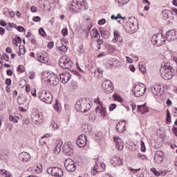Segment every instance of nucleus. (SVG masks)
<instances>
[{"label":"nucleus","instance_id":"obj_61","mask_svg":"<svg viewBox=\"0 0 177 177\" xmlns=\"http://www.w3.org/2000/svg\"><path fill=\"white\" fill-rule=\"evenodd\" d=\"M12 74H13V71H12V69L7 70V75H12Z\"/></svg>","mask_w":177,"mask_h":177},{"label":"nucleus","instance_id":"obj_3","mask_svg":"<svg viewBox=\"0 0 177 177\" xmlns=\"http://www.w3.org/2000/svg\"><path fill=\"white\" fill-rule=\"evenodd\" d=\"M75 109L80 113H88L91 110V104L80 99L76 102Z\"/></svg>","mask_w":177,"mask_h":177},{"label":"nucleus","instance_id":"obj_33","mask_svg":"<svg viewBox=\"0 0 177 177\" xmlns=\"http://www.w3.org/2000/svg\"><path fill=\"white\" fill-rule=\"evenodd\" d=\"M116 2L119 3V6H123V5H127L129 0H116Z\"/></svg>","mask_w":177,"mask_h":177},{"label":"nucleus","instance_id":"obj_64","mask_svg":"<svg viewBox=\"0 0 177 177\" xmlns=\"http://www.w3.org/2000/svg\"><path fill=\"white\" fill-rule=\"evenodd\" d=\"M173 113L174 114V117H177V108H174L173 109Z\"/></svg>","mask_w":177,"mask_h":177},{"label":"nucleus","instance_id":"obj_48","mask_svg":"<svg viewBox=\"0 0 177 177\" xmlns=\"http://www.w3.org/2000/svg\"><path fill=\"white\" fill-rule=\"evenodd\" d=\"M129 171H131V172H133V174H136V172L140 171V169H132L130 167Z\"/></svg>","mask_w":177,"mask_h":177},{"label":"nucleus","instance_id":"obj_45","mask_svg":"<svg viewBox=\"0 0 177 177\" xmlns=\"http://www.w3.org/2000/svg\"><path fill=\"white\" fill-rule=\"evenodd\" d=\"M106 24V19H100L98 21L99 26H103V24Z\"/></svg>","mask_w":177,"mask_h":177},{"label":"nucleus","instance_id":"obj_47","mask_svg":"<svg viewBox=\"0 0 177 177\" xmlns=\"http://www.w3.org/2000/svg\"><path fill=\"white\" fill-rule=\"evenodd\" d=\"M17 30V31H19V32H23V31L26 30V29L23 26H18Z\"/></svg>","mask_w":177,"mask_h":177},{"label":"nucleus","instance_id":"obj_2","mask_svg":"<svg viewBox=\"0 0 177 177\" xmlns=\"http://www.w3.org/2000/svg\"><path fill=\"white\" fill-rule=\"evenodd\" d=\"M81 9H88V3L85 0H73L70 10L73 13H78Z\"/></svg>","mask_w":177,"mask_h":177},{"label":"nucleus","instance_id":"obj_31","mask_svg":"<svg viewBox=\"0 0 177 177\" xmlns=\"http://www.w3.org/2000/svg\"><path fill=\"white\" fill-rule=\"evenodd\" d=\"M166 123L171 124V113L168 109L167 110Z\"/></svg>","mask_w":177,"mask_h":177},{"label":"nucleus","instance_id":"obj_19","mask_svg":"<svg viewBox=\"0 0 177 177\" xmlns=\"http://www.w3.org/2000/svg\"><path fill=\"white\" fill-rule=\"evenodd\" d=\"M19 158L22 162H27L31 160V156L28 152H21L19 155Z\"/></svg>","mask_w":177,"mask_h":177},{"label":"nucleus","instance_id":"obj_6","mask_svg":"<svg viewBox=\"0 0 177 177\" xmlns=\"http://www.w3.org/2000/svg\"><path fill=\"white\" fill-rule=\"evenodd\" d=\"M165 41H167V38L164 35H162V33H157L151 38L152 44L156 46H161V45H164V44H165Z\"/></svg>","mask_w":177,"mask_h":177},{"label":"nucleus","instance_id":"obj_36","mask_svg":"<svg viewBox=\"0 0 177 177\" xmlns=\"http://www.w3.org/2000/svg\"><path fill=\"white\" fill-rule=\"evenodd\" d=\"M58 50H60V52H63V53H66L67 52V46L63 45L62 46L58 47Z\"/></svg>","mask_w":177,"mask_h":177},{"label":"nucleus","instance_id":"obj_18","mask_svg":"<svg viewBox=\"0 0 177 177\" xmlns=\"http://www.w3.org/2000/svg\"><path fill=\"white\" fill-rule=\"evenodd\" d=\"M113 140H114V142L115 144V146H116L118 150L121 151L124 149V141L122 140V139H121L118 136H115L113 138Z\"/></svg>","mask_w":177,"mask_h":177},{"label":"nucleus","instance_id":"obj_27","mask_svg":"<svg viewBox=\"0 0 177 177\" xmlns=\"http://www.w3.org/2000/svg\"><path fill=\"white\" fill-rule=\"evenodd\" d=\"M113 37H114V39L112 40V42L115 44V43H117L118 39H120L121 35H120V32H118V30H114Z\"/></svg>","mask_w":177,"mask_h":177},{"label":"nucleus","instance_id":"obj_15","mask_svg":"<svg viewBox=\"0 0 177 177\" xmlns=\"http://www.w3.org/2000/svg\"><path fill=\"white\" fill-rule=\"evenodd\" d=\"M154 161L157 164H161L164 161V152L158 151L154 156Z\"/></svg>","mask_w":177,"mask_h":177},{"label":"nucleus","instance_id":"obj_28","mask_svg":"<svg viewBox=\"0 0 177 177\" xmlns=\"http://www.w3.org/2000/svg\"><path fill=\"white\" fill-rule=\"evenodd\" d=\"M138 111H140V113H142V114L149 112V109L146 107V105H138Z\"/></svg>","mask_w":177,"mask_h":177},{"label":"nucleus","instance_id":"obj_34","mask_svg":"<svg viewBox=\"0 0 177 177\" xmlns=\"http://www.w3.org/2000/svg\"><path fill=\"white\" fill-rule=\"evenodd\" d=\"M113 97L114 100H117L118 102H122V98L121 96H120V95L117 93L113 94Z\"/></svg>","mask_w":177,"mask_h":177},{"label":"nucleus","instance_id":"obj_39","mask_svg":"<svg viewBox=\"0 0 177 177\" xmlns=\"http://www.w3.org/2000/svg\"><path fill=\"white\" fill-rule=\"evenodd\" d=\"M138 158H139L140 160H147V157H146L145 154H142V153L138 154Z\"/></svg>","mask_w":177,"mask_h":177},{"label":"nucleus","instance_id":"obj_1","mask_svg":"<svg viewBox=\"0 0 177 177\" xmlns=\"http://www.w3.org/2000/svg\"><path fill=\"white\" fill-rule=\"evenodd\" d=\"M160 73L162 78L168 81L172 80L174 75H175V69L171 66L169 64H166L161 66Z\"/></svg>","mask_w":177,"mask_h":177},{"label":"nucleus","instance_id":"obj_16","mask_svg":"<svg viewBox=\"0 0 177 177\" xmlns=\"http://www.w3.org/2000/svg\"><path fill=\"white\" fill-rule=\"evenodd\" d=\"M111 164L114 167H121L122 165V160L120 156H113L111 158Z\"/></svg>","mask_w":177,"mask_h":177},{"label":"nucleus","instance_id":"obj_49","mask_svg":"<svg viewBox=\"0 0 177 177\" xmlns=\"http://www.w3.org/2000/svg\"><path fill=\"white\" fill-rule=\"evenodd\" d=\"M30 10L32 12V13H36L37 10H38V8L35 6H32L30 8Z\"/></svg>","mask_w":177,"mask_h":177},{"label":"nucleus","instance_id":"obj_13","mask_svg":"<svg viewBox=\"0 0 177 177\" xmlns=\"http://www.w3.org/2000/svg\"><path fill=\"white\" fill-rule=\"evenodd\" d=\"M165 38L169 42L175 41V39H177L176 31H175V30H170L167 31Z\"/></svg>","mask_w":177,"mask_h":177},{"label":"nucleus","instance_id":"obj_23","mask_svg":"<svg viewBox=\"0 0 177 177\" xmlns=\"http://www.w3.org/2000/svg\"><path fill=\"white\" fill-rule=\"evenodd\" d=\"M151 91L153 95H158L160 92H161V85L160 84H155L152 88H151Z\"/></svg>","mask_w":177,"mask_h":177},{"label":"nucleus","instance_id":"obj_22","mask_svg":"<svg viewBox=\"0 0 177 177\" xmlns=\"http://www.w3.org/2000/svg\"><path fill=\"white\" fill-rule=\"evenodd\" d=\"M116 131L119 132V133H122V132L125 131V123L124 122H119L116 124Z\"/></svg>","mask_w":177,"mask_h":177},{"label":"nucleus","instance_id":"obj_55","mask_svg":"<svg viewBox=\"0 0 177 177\" xmlns=\"http://www.w3.org/2000/svg\"><path fill=\"white\" fill-rule=\"evenodd\" d=\"M95 103H97V104H100V106H103V104L102 103V102H100V99L97 98V100H95Z\"/></svg>","mask_w":177,"mask_h":177},{"label":"nucleus","instance_id":"obj_60","mask_svg":"<svg viewBox=\"0 0 177 177\" xmlns=\"http://www.w3.org/2000/svg\"><path fill=\"white\" fill-rule=\"evenodd\" d=\"M97 45H102V44H103V39H98L97 40Z\"/></svg>","mask_w":177,"mask_h":177},{"label":"nucleus","instance_id":"obj_8","mask_svg":"<svg viewBox=\"0 0 177 177\" xmlns=\"http://www.w3.org/2000/svg\"><path fill=\"white\" fill-rule=\"evenodd\" d=\"M59 66L62 68L70 70V68L73 67V62H71L70 57L67 56H64L59 59Z\"/></svg>","mask_w":177,"mask_h":177},{"label":"nucleus","instance_id":"obj_37","mask_svg":"<svg viewBox=\"0 0 177 177\" xmlns=\"http://www.w3.org/2000/svg\"><path fill=\"white\" fill-rule=\"evenodd\" d=\"M140 145H141V151L145 153V151H146V146L145 145V142H143V140H141Z\"/></svg>","mask_w":177,"mask_h":177},{"label":"nucleus","instance_id":"obj_21","mask_svg":"<svg viewBox=\"0 0 177 177\" xmlns=\"http://www.w3.org/2000/svg\"><path fill=\"white\" fill-rule=\"evenodd\" d=\"M59 78L62 84H67L68 81H70V79L71 78V75L70 73H60Z\"/></svg>","mask_w":177,"mask_h":177},{"label":"nucleus","instance_id":"obj_30","mask_svg":"<svg viewBox=\"0 0 177 177\" xmlns=\"http://www.w3.org/2000/svg\"><path fill=\"white\" fill-rule=\"evenodd\" d=\"M35 171H36V174H40V172H42V165H37L35 168Z\"/></svg>","mask_w":177,"mask_h":177},{"label":"nucleus","instance_id":"obj_56","mask_svg":"<svg viewBox=\"0 0 177 177\" xmlns=\"http://www.w3.org/2000/svg\"><path fill=\"white\" fill-rule=\"evenodd\" d=\"M10 84H12V80L10 79H6V85H10Z\"/></svg>","mask_w":177,"mask_h":177},{"label":"nucleus","instance_id":"obj_35","mask_svg":"<svg viewBox=\"0 0 177 177\" xmlns=\"http://www.w3.org/2000/svg\"><path fill=\"white\" fill-rule=\"evenodd\" d=\"M54 109L57 113L60 111V106H59V100H56L55 104H54Z\"/></svg>","mask_w":177,"mask_h":177},{"label":"nucleus","instance_id":"obj_29","mask_svg":"<svg viewBox=\"0 0 177 177\" xmlns=\"http://www.w3.org/2000/svg\"><path fill=\"white\" fill-rule=\"evenodd\" d=\"M61 147H62V144L60 143L57 144L55 148L53 150L54 153L56 155L59 154L60 151H62Z\"/></svg>","mask_w":177,"mask_h":177},{"label":"nucleus","instance_id":"obj_51","mask_svg":"<svg viewBox=\"0 0 177 177\" xmlns=\"http://www.w3.org/2000/svg\"><path fill=\"white\" fill-rule=\"evenodd\" d=\"M30 80H34V78H35V72L30 73Z\"/></svg>","mask_w":177,"mask_h":177},{"label":"nucleus","instance_id":"obj_12","mask_svg":"<svg viewBox=\"0 0 177 177\" xmlns=\"http://www.w3.org/2000/svg\"><path fill=\"white\" fill-rule=\"evenodd\" d=\"M124 28L129 34H133L138 30V26L135 25L133 23L127 22L124 26Z\"/></svg>","mask_w":177,"mask_h":177},{"label":"nucleus","instance_id":"obj_25","mask_svg":"<svg viewBox=\"0 0 177 177\" xmlns=\"http://www.w3.org/2000/svg\"><path fill=\"white\" fill-rule=\"evenodd\" d=\"M62 150L65 154H70V153H73V149L70 147L68 144H64L62 147Z\"/></svg>","mask_w":177,"mask_h":177},{"label":"nucleus","instance_id":"obj_4","mask_svg":"<svg viewBox=\"0 0 177 177\" xmlns=\"http://www.w3.org/2000/svg\"><path fill=\"white\" fill-rule=\"evenodd\" d=\"M42 78L45 82H48L50 85L56 86V85L59 84V77L55 73H46L43 75Z\"/></svg>","mask_w":177,"mask_h":177},{"label":"nucleus","instance_id":"obj_54","mask_svg":"<svg viewBox=\"0 0 177 177\" xmlns=\"http://www.w3.org/2000/svg\"><path fill=\"white\" fill-rule=\"evenodd\" d=\"M33 21H36V22H38V21H41V17H33Z\"/></svg>","mask_w":177,"mask_h":177},{"label":"nucleus","instance_id":"obj_44","mask_svg":"<svg viewBox=\"0 0 177 177\" xmlns=\"http://www.w3.org/2000/svg\"><path fill=\"white\" fill-rule=\"evenodd\" d=\"M62 34L64 37H66V35H68V30H67V28L63 29L62 31Z\"/></svg>","mask_w":177,"mask_h":177},{"label":"nucleus","instance_id":"obj_63","mask_svg":"<svg viewBox=\"0 0 177 177\" xmlns=\"http://www.w3.org/2000/svg\"><path fill=\"white\" fill-rule=\"evenodd\" d=\"M173 133L177 136V128L176 127H173Z\"/></svg>","mask_w":177,"mask_h":177},{"label":"nucleus","instance_id":"obj_52","mask_svg":"<svg viewBox=\"0 0 177 177\" xmlns=\"http://www.w3.org/2000/svg\"><path fill=\"white\" fill-rule=\"evenodd\" d=\"M0 26H1L2 27H6V22L1 19L0 21Z\"/></svg>","mask_w":177,"mask_h":177},{"label":"nucleus","instance_id":"obj_42","mask_svg":"<svg viewBox=\"0 0 177 177\" xmlns=\"http://www.w3.org/2000/svg\"><path fill=\"white\" fill-rule=\"evenodd\" d=\"M17 71H19L20 73H24V67H23V65L18 66Z\"/></svg>","mask_w":177,"mask_h":177},{"label":"nucleus","instance_id":"obj_43","mask_svg":"<svg viewBox=\"0 0 177 177\" xmlns=\"http://www.w3.org/2000/svg\"><path fill=\"white\" fill-rule=\"evenodd\" d=\"M93 33H94V37H95V38H97V35H99V31L97 30V29H96V28H93Z\"/></svg>","mask_w":177,"mask_h":177},{"label":"nucleus","instance_id":"obj_50","mask_svg":"<svg viewBox=\"0 0 177 177\" xmlns=\"http://www.w3.org/2000/svg\"><path fill=\"white\" fill-rule=\"evenodd\" d=\"M3 57L4 60H6V62H9V55H8V54L4 53V55H3Z\"/></svg>","mask_w":177,"mask_h":177},{"label":"nucleus","instance_id":"obj_7","mask_svg":"<svg viewBox=\"0 0 177 177\" xmlns=\"http://www.w3.org/2000/svg\"><path fill=\"white\" fill-rule=\"evenodd\" d=\"M146 92V85L142 83H138L133 88V93L136 97H140L143 96Z\"/></svg>","mask_w":177,"mask_h":177},{"label":"nucleus","instance_id":"obj_17","mask_svg":"<svg viewBox=\"0 0 177 177\" xmlns=\"http://www.w3.org/2000/svg\"><path fill=\"white\" fill-rule=\"evenodd\" d=\"M76 144L79 147H84L86 145V136L82 134L76 140Z\"/></svg>","mask_w":177,"mask_h":177},{"label":"nucleus","instance_id":"obj_38","mask_svg":"<svg viewBox=\"0 0 177 177\" xmlns=\"http://www.w3.org/2000/svg\"><path fill=\"white\" fill-rule=\"evenodd\" d=\"M13 44H21V38L20 37H17L12 40Z\"/></svg>","mask_w":177,"mask_h":177},{"label":"nucleus","instance_id":"obj_10","mask_svg":"<svg viewBox=\"0 0 177 177\" xmlns=\"http://www.w3.org/2000/svg\"><path fill=\"white\" fill-rule=\"evenodd\" d=\"M47 173L55 177H62L64 175L63 170L59 167H49L47 169Z\"/></svg>","mask_w":177,"mask_h":177},{"label":"nucleus","instance_id":"obj_53","mask_svg":"<svg viewBox=\"0 0 177 177\" xmlns=\"http://www.w3.org/2000/svg\"><path fill=\"white\" fill-rule=\"evenodd\" d=\"M129 70H131V71H132V73H135L136 68H135V66L133 65H130L129 66Z\"/></svg>","mask_w":177,"mask_h":177},{"label":"nucleus","instance_id":"obj_11","mask_svg":"<svg viewBox=\"0 0 177 177\" xmlns=\"http://www.w3.org/2000/svg\"><path fill=\"white\" fill-rule=\"evenodd\" d=\"M64 167L66 171H68L69 172H74V171L77 169V166L75 165V162L71 158H68L65 160Z\"/></svg>","mask_w":177,"mask_h":177},{"label":"nucleus","instance_id":"obj_32","mask_svg":"<svg viewBox=\"0 0 177 177\" xmlns=\"http://www.w3.org/2000/svg\"><path fill=\"white\" fill-rule=\"evenodd\" d=\"M37 60H38V62H39L40 63H46V62H48V60L46 59V58L42 57V55H39V56H37Z\"/></svg>","mask_w":177,"mask_h":177},{"label":"nucleus","instance_id":"obj_24","mask_svg":"<svg viewBox=\"0 0 177 177\" xmlns=\"http://www.w3.org/2000/svg\"><path fill=\"white\" fill-rule=\"evenodd\" d=\"M27 102V95H24L21 96H18L17 97V103L19 105L24 104V103Z\"/></svg>","mask_w":177,"mask_h":177},{"label":"nucleus","instance_id":"obj_9","mask_svg":"<svg viewBox=\"0 0 177 177\" xmlns=\"http://www.w3.org/2000/svg\"><path fill=\"white\" fill-rule=\"evenodd\" d=\"M102 88L103 92L105 93H111L114 91V86L110 80H105L102 83Z\"/></svg>","mask_w":177,"mask_h":177},{"label":"nucleus","instance_id":"obj_58","mask_svg":"<svg viewBox=\"0 0 177 177\" xmlns=\"http://www.w3.org/2000/svg\"><path fill=\"white\" fill-rule=\"evenodd\" d=\"M0 34L1 35H3L5 34V28L0 27Z\"/></svg>","mask_w":177,"mask_h":177},{"label":"nucleus","instance_id":"obj_41","mask_svg":"<svg viewBox=\"0 0 177 177\" xmlns=\"http://www.w3.org/2000/svg\"><path fill=\"white\" fill-rule=\"evenodd\" d=\"M117 109V104H111L109 106V111H113V110H115Z\"/></svg>","mask_w":177,"mask_h":177},{"label":"nucleus","instance_id":"obj_26","mask_svg":"<svg viewBox=\"0 0 177 177\" xmlns=\"http://www.w3.org/2000/svg\"><path fill=\"white\" fill-rule=\"evenodd\" d=\"M163 17L165 19H169V17H172V15H174V12L169 10H165L162 11Z\"/></svg>","mask_w":177,"mask_h":177},{"label":"nucleus","instance_id":"obj_14","mask_svg":"<svg viewBox=\"0 0 177 177\" xmlns=\"http://www.w3.org/2000/svg\"><path fill=\"white\" fill-rule=\"evenodd\" d=\"M31 118L33 124L35 125H39L42 122V116L39 114V113H33L31 115Z\"/></svg>","mask_w":177,"mask_h":177},{"label":"nucleus","instance_id":"obj_62","mask_svg":"<svg viewBox=\"0 0 177 177\" xmlns=\"http://www.w3.org/2000/svg\"><path fill=\"white\" fill-rule=\"evenodd\" d=\"M139 68L142 73H145L146 71V68H143V66L139 65Z\"/></svg>","mask_w":177,"mask_h":177},{"label":"nucleus","instance_id":"obj_5","mask_svg":"<svg viewBox=\"0 0 177 177\" xmlns=\"http://www.w3.org/2000/svg\"><path fill=\"white\" fill-rule=\"evenodd\" d=\"M38 97L41 102L47 104H50L53 102V95L49 91H41L39 92Z\"/></svg>","mask_w":177,"mask_h":177},{"label":"nucleus","instance_id":"obj_57","mask_svg":"<svg viewBox=\"0 0 177 177\" xmlns=\"http://www.w3.org/2000/svg\"><path fill=\"white\" fill-rule=\"evenodd\" d=\"M8 26L10 27H12V28H16V27H17V25H16L15 24H13V23H8Z\"/></svg>","mask_w":177,"mask_h":177},{"label":"nucleus","instance_id":"obj_40","mask_svg":"<svg viewBox=\"0 0 177 177\" xmlns=\"http://www.w3.org/2000/svg\"><path fill=\"white\" fill-rule=\"evenodd\" d=\"M39 33L40 34V35H41V37H45V35H46L45 30L42 28H40L39 29Z\"/></svg>","mask_w":177,"mask_h":177},{"label":"nucleus","instance_id":"obj_59","mask_svg":"<svg viewBox=\"0 0 177 177\" xmlns=\"http://www.w3.org/2000/svg\"><path fill=\"white\" fill-rule=\"evenodd\" d=\"M166 104L167 106H172V102L171 101L170 99L167 100Z\"/></svg>","mask_w":177,"mask_h":177},{"label":"nucleus","instance_id":"obj_20","mask_svg":"<svg viewBox=\"0 0 177 177\" xmlns=\"http://www.w3.org/2000/svg\"><path fill=\"white\" fill-rule=\"evenodd\" d=\"M96 114L98 117L101 118H104L106 117V108L103 106H98L96 107Z\"/></svg>","mask_w":177,"mask_h":177},{"label":"nucleus","instance_id":"obj_46","mask_svg":"<svg viewBox=\"0 0 177 177\" xmlns=\"http://www.w3.org/2000/svg\"><path fill=\"white\" fill-rule=\"evenodd\" d=\"M9 120L12 122H15V124L18 122L17 119L15 118V117H13L12 115L9 116Z\"/></svg>","mask_w":177,"mask_h":177}]
</instances>
